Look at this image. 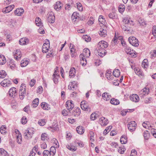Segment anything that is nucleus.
Returning <instances> with one entry per match:
<instances>
[{
  "mask_svg": "<svg viewBox=\"0 0 156 156\" xmlns=\"http://www.w3.org/2000/svg\"><path fill=\"white\" fill-rule=\"evenodd\" d=\"M126 149L124 147H120L118 149V152L121 154H123L124 153Z\"/></svg>",
  "mask_w": 156,
  "mask_h": 156,
  "instance_id": "obj_56",
  "label": "nucleus"
},
{
  "mask_svg": "<svg viewBox=\"0 0 156 156\" xmlns=\"http://www.w3.org/2000/svg\"><path fill=\"white\" fill-rule=\"evenodd\" d=\"M108 46V44L107 42L105 41H102L99 42L97 47H99L100 48L105 49L107 48Z\"/></svg>",
  "mask_w": 156,
  "mask_h": 156,
  "instance_id": "obj_8",
  "label": "nucleus"
},
{
  "mask_svg": "<svg viewBox=\"0 0 156 156\" xmlns=\"http://www.w3.org/2000/svg\"><path fill=\"white\" fill-rule=\"evenodd\" d=\"M98 55L101 57H103L106 53V50L104 48H100L99 47H98Z\"/></svg>",
  "mask_w": 156,
  "mask_h": 156,
  "instance_id": "obj_9",
  "label": "nucleus"
},
{
  "mask_svg": "<svg viewBox=\"0 0 156 156\" xmlns=\"http://www.w3.org/2000/svg\"><path fill=\"white\" fill-rule=\"evenodd\" d=\"M72 136V135L69 132H66V139L67 140H69Z\"/></svg>",
  "mask_w": 156,
  "mask_h": 156,
  "instance_id": "obj_51",
  "label": "nucleus"
},
{
  "mask_svg": "<svg viewBox=\"0 0 156 156\" xmlns=\"http://www.w3.org/2000/svg\"><path fill=\"white\" fill-rule=\"evenodd\" d=\"M110 145L112 148H117L118 147V145L117 143L113 142L110 144Z\"/></svg>",
  "mask_w": 156,
  "mask_h": 156,
  "instance_id": "obj_58",
  "label": "nucleus"
},
{
  "mask_svg": "<svg viewBox=\"0 0 156 156\" xmlns=\"http://www.w3.org/2000/svg\"><path fill=\"white\" fill-rule=\"evenodd\" d=\"M15 58L16 60H18L21 57V52L19 50H17L15 54Z\"/></svg>",
  "mask_w": 156,
  "mask_h": 156,
  "instance_id": "obj_28",
  "label": "nucleus"
},
{
  "mask_svg": "<svg viewBox=\"0 0 156 156\" xmlns=\"http://www.w3.org/2000/svg\"><path fill=\"white\" fill-rule=\"evenodd\" d=\"M76 130L77 133L80 134H82L84 132V130L83 127L81 126H79L76 128Z\"/></svg>",
  "mask_w": 156,
  "mask_h": 156,
  "instance_id": "obj_23",
  "label": "nucleus"
},
{
  "mask_svg": "<svg viewBox=\"0 0 156 156\" xmlns=\"http://www.w3.org/2000/svg\"><path fill=\"white\" fill-rule=\"evenodd\" d=\"M26 87L25 84H22L20 88L19 92L21 93H26Z\"/></svg>",
  "mask_w": 156,
  "mask_h": 156,
  "instance_id": "obj_21",
  "label": "nucleus"
},
{
  "mask_svg": "<svg viewBox=\"0 0 156 156\" xmlns=\"http://www.w3.org/2000/svg\"><path fill=\"white\" fill-rule=\"evenodd\" d=\"M34 133V131L31 129L25 130L24 133V137L26 139H30L32 138Z\"/></svg>",
  "mask_w": 156,
  "mask_h": 156,
  "instance_id": "obj_2",
  "label": "nucleus"
},
{
  "mask_svg": "<svg viewBox=\"0 0 156 156\" xmlns=\"http://www.w3.org/2000/svg\"><path fill=\"white\" fill-rule=\"evenodd\" d=\"M80 107L81 109L84 111L90 112L91 109L90 107V104L89 103L86 101H83L81 102L80 103Z\"/></svg>",
  "mask_w": 156,
  "mask_h": 156,
  "instance_id": "obj_1",
  "label": "nucleus"
},
{
  "mask_svg": "<svg viewBox=\"0 0 156 156\" xmlns=\"http://www.w3.org/2000/svg\"><path fill=\"white\" fill-rule=\"evenodd\" d=\"M125 9V6L123 4H120L119 6V11L120 13L123 12Z\"/></svg>",
  "mask_w": 156,
  "mask_h": 156,
  "instance_id": "obj_40",
  "label": "nucleus"
},
{
  "mask_svg": "<svg viewBox=\"0 0 156 156\" xmlns=\"http://www.w3.org/2000/svg\"><path fill=\"white\" fill-rule=\"evenodd\" d=\"M9 66L10 68L12 70H14L16 69V65L14 64V62L12 61H10V63L9 64Z\"/></svg>",
  "mask_w": 156,
  "mask_h": 156,
  "instance_id": "obj_38",
  "label": "nucleus"
},
{
  "mask_svg": "<svg viewBox=\"0 0 156 156\" xmlns=\"http://www.w3.org/2000/svg\"><path fill=\"white\" fill-rule=\"evenodd\" d=\"M38 123L41 126H44L46 123V122L44 119H41L39 120Z\"/></svg>",
  "mask_w": 156,
  "mask_h": 156,
  "instance_id": "obj_52",
  "label": "nucleus"
},
{
  "mask_svg": "<svg viewBox=\"0 0 156 156\" xmlns=\"http://www.w3.org/2000/svg\"><path fill=\"white\" fill-rule=\"evenodd\" d=\"M7 75L5 72L4 70H2L0 71V78H4Z\"/></svg>",
  "mask_w": 156,
  "mask_h": 156,
  "instance_id": "obj_43",
  "label": "nucleus"
},
{
  "mask_svg": "<svg viewBox=\"0 0 156 156\" xmlns=\"http://www.w3.org/2000/svg\"><path fill=\"white\" fill-rule=\"evenodd\" d=\"M98 21L101 23L103 24L104 25L105 23V20L103 18V16L102 15H100L99 16Z\"/></svg>",
  "mask_w": 156,
  "mask_h": 156,
  "instance_id": "obj_35",
  "label": "nucleus"
},
{
  "mask_svg": "<svg viewBox=\"0 0 156 156\" xmlns=\"http://www.w3.org/2000/svg\"><path fill=\"white\" fill-rule=\"evenodd\" d=\"M47 134L45 133H43L41 135V138L42 140L44 141L47 140Z\"/></svg>",
  "mask_w": 156,
  "mask_h": 156,
  "instance_id": "obj_50",
  "label": "nucleus"
},
{
  "mask_svg": "<svg viewBox=\"0 0 156 156\" xmlns=\"http://www.w3.org/2000/svg\"><path fill=\"white\" fill-rule=\"evenodd\" d=\"M80 109L79 108H77L73 110L72 113V115L75 117H78L80 114Z\"/></svg>",
  "mask_w": 156,
  "mask_h": 156,
  "instance_id": "obj_13",
  "label": "nucleus"
},
{
  "mask_svg": "<svg viewBox=\"0 0 156 156\" xmlns=\"http://www.w3.org/2000/svg\"><path fill=\"white\" fill-rule=\"evenodd\" d=\"M107 31L105 29L101 28L99 32V35L102 37H105L107 35Z\"/></svg>",
  "mask_w": 156,
  "mask_h": 156,
  "instance_id": "obj_18",
  "label": "nucleus"
},
{
  "mask_svg": "<svg viewBox=\"0 0 156 156\" xmlns=\"http://www.w3.org/2000/svg\"><path fill=\"white\" fill-rule=\"evenodd\" d=\"M98 117V115L94 113H92L90 115V119L92 120H95Z\"/></svg>",
  "mask_w": 156,
  "mask_h": 156,
  "instance_id": "obj_55",
  "label": "nucleus"
},
{
  "mask_svg": "<svg viewBox=\"0 0 156 156\" xmlns=\"http://www.w3.org/2000/svg\"><path fill=\"white\" fill-rule=\"evenodd\" d=\"M41 108L44 109L45 110H49L50 109L49 105L48 103L45 102H43L41 104Z\"/></svg>",
  "mask_w": 156,
  "mask_h": 156,
  "instance_id": "obj_19",
  "label": "nucleus"
},
{
  "mask_svg": "<svg viewBox=\"0 0 156 156\" xmlns=\"http://www.w3.org/2000/svg\"><path fill=\"white\" fill-rule=\"evenodd\" d=\"M0 131L2 134H5L6 132V127L5 126H2L0 128Z\"/></svg>",
  "mask_w": 156,
  "mask_h": 156,
  "instance_id": "obj_37",
  "label": "nucleus"
},
{
  "mask_svg": "<svg viewBox=\"0 0 156 156\" xmlns=\"http://www.w3.org/2000/svg\"><path fill=\"white\" fill-rule=\"evenodd\" d=\"M78 16L77 15V13L76 12H75L73 13L72 15V19L73 20L75 19H76L78 17Z\"/></svg>",
  "mask_w": 156,
  "mask_h": 156,
  "instance_id": "obj_62",
  "label": "nucleus"
},
{
  "mask_svg": "<svg viewBox=\"0 0 156 156\" xmlns=\"http://www.w3.org/2000/svg\"><path fill=\"white\" fill-rule=\"evenodd\" d=\"M35 21L37 25L38 26H41L42 24L41 19L38 17L36 18Z\"/></svg>",
  "mask_w": 156,
  "mask_h": 156,
  "instance_id": "obj_39",
  "label": "nucleus"
},
{
  "mask_svg": "<svg viewBox=\"0 0 156 156\" xmlns=\"http://www.w3.org/2000/svg\"><path fill=\"white\" fill-rule=\"evenodd\" d=\"M62 5L61 4L60 2H57L55 5L54 9L57 11H58L61 9Z\"/></svg>",
  "mask_w": 156,
  "mask_h": 156,
  "instance_id": "obj_22",
  "label": "nucleus"
},
{
  "mask_svg": "<svg viewBox=\"0 0 156 156\" xmlns=\"http://www.w3.org/2000/svg\"><path fill=\"white\" fill-rule=\"evenodd\" d=\"M27 121V119L25 116H23L21 119V122L22 124H25Z\"/></svg>",
  "mask_w": 156,
  "mask_h": 156,
  "instance_id": "obj_59",
  "label": "nucleus"
},
{
  "mask_svg": "<svg viewBox=\"0 0 156 156\" xmlns=\"http://www.w3.org/2000/svg\"><path fill=\"white\" fill-rule=\"evenodd\" d=\"M109 17L112 19H115L117 18V14L115 12H110L108 14Z\"/></svg>",
  "mask_w": 156,
  "mask_h": 156,
  "instance_id": "obj_25",
  "label": "nucleus"
},
{
  "mask_svg": "<svg viewBox=\"0 0 156 156\" xmlns=\"http://www.w3.org/2000/svg\"><path fill=\"white\" fill-rule=\"evenodd\" d=\"M124 21L125 22L126 24H128L129 23L130 25H133V21L132 20H130L127 18H125L124 19Z\"/></svg>",
  "mask_w": 156,
  "mask_h": 156,
  "instance_id": "obj_49",
  "label": "nucleus"
},
{
  "mask_svg": "<svg viewBox=\"0 0 156 156\" xmlns=\"http://www.w3.org/2000/svg\"><path fill=\"white\" fill-rule=\"evenodd\" d=\"M55 20V16L52 13H50L48 17V22L51 23L54 22Z\"/></svg>",
  "mask_w": 156,
  "mask_h": 156,
  "instance_id": "obj_10",
  "label": "nucleus"
},
{
  "mask_svg": "<svg viewBox=\"0 0 156 156\" xmlns=\"http://www.w3.org/2000/svg\"><path fill=\"white\" fill-rule=\"evenodd\" d=\"M14 7V5H12L5 8V10L3 11L4 13H7L10 12Z\"/></svg>",
  "mask_w": 156,
  "mask_h": 156,
  "instance_id": "obj_17",
  "label": "nucleus"
},
{
  "mask_svg": "<svg viewBox=\"0 0 156 156\" xmlns=\"http://www.w3.org/2000/svg\"><path fill=\"white\" fill-rule=\"evenodd\" d=\"M129 43L135 47H137L139 45V42L138 39L134 37H129L128 38Z\"/></svg>",
  "mask_w": 156,
  "mask_h": 156,
  "instance_id": "obj_3",
  "label": "nucleus"
},
{
  "mask_svg": "<svg viewBox=\"0 0 156 156\" xmlns=\"http://www.w3.org/2000/svg\"><path fill=\"white\" fill-rule=\"evenodd\" d=\"M16 137L17 142L19 144H21L22 142V138L21 135L20 134L19 135H17Z\"/></svg>",
  "mask_w": 156,
  "mask_h": 156,
  "instance_id": "obj_46",
  "label": "nucleus"
},
{
  "mask_svg": "<svg viewBox=\"0 0 156 156\" xmlns=\"http://www.w3.org/2000/svg\"><path fill=\"white\" fill-rule=\"evenodd\" d=\"M28 62L27 60H22L21 63V67H24L26 66L28 64Z\"/></svg>",
  "mask_w": 156,
  "mask_h": 156,
  "instance_id": "obj_48",
  "label": "nucleus"
},
{
  "mask_svg": "<svg viewBox=\"0 0 156 156\" xmlns=\"http://www.w3.org/2000/svg\"><path fill=\"white\" fill-rule=\"evenodd\" d=\"M0 154L1 156H9V155L6 151L3 148H0Z\"/></svg>",
  "mask_w": 156,
  "mask_h": 156,
  "instance_id": "obj_33",
  "label": "nucleus"
},
{
  "mask_svg": "<svg viewBox=\"0 0 156 156\" xmlns=\"http://www.w3.org/2000/svg\"><path fill=\"white\" fill-rule=\"evenodd\" d=\"M77 9L80 11H82L83 10V7L81 4L80 2L76 3Z\"/></svg>",
  "mask_w": 156,
  "mask_h": 156,
  "instance_id": "obj_53",
  "label": "nucleus"
},
{
  "mask_svg": "<svg viewBox=\"0 0 156 156\" xmlns=\"http://www.w3.org/2000/svg\"><path fill=\"white\" fill-rule=\"evenodd\" d=\"M122 28L123 30L124 31H129L130 30V28L129 27H126V26L125 25H123Z\"/></svg>",
  "mask_w": 156,
  "mask_h": 156,
  "instance_id": "obj_64",
  "label": "nucleus"
},
{
  "mask_svg": "<svg viewBox=\"0 0 156 156\" xmlns=\"http://www.w3.org/2000/svg\"><path fill=\"white\" fill-rule=\"evenodd\" d=\"M120 141L122 144H126L127 142L126 137L125 135H122L121 137Z\"/></svg>",
  "mask_w": 156,
  "mask_h": 156,
  "instance_id": "obj_29",
  "label": "nucleus"
},
{
  "mask_svg": "<svg viewBox=\"0 0 156 156\" xmlns=\"http://www.w3.org/2000/svg\"><path fill=\"white\" fill-rule=\"evenodd\" d=\"M43 155L44 156H51V154L49 151L45 150L43 153Z\"/></svg>",
  "mask_w": 156,
  "mask_h": 156,
  "instance_id": "obj_44",
  "label": "nucleus"
},
{
  "mask_svg": "<svg viewBox=\"0 0 156 156\" xmlns=\"http://www.w3.org/2000/svg\"><path fill=\"white\" fill-rule=\"evenodd\" d=\"M141 91L144 93V95H147L149 92V89L148 88L145 87Z\"/></svg>",
  "mask_w": 156,
  "mask_h": 156,
  "instance_id": "obj_45",
  "label": "nucleus"
},
{
  "mask_svg": "<svg viewBox=\"0 0 156 156\" xmlns=\"http://www.w3.org/2000/svg\"><path fill=\"white\" fill-rule=\"evenodd\" d=\"M15 14L17 16L22 15L24 12V10L22 8H17L15 11Z\"/></svg>",
  "mask_w": 156,
  "mask_h": 156,
  "instance_id": "obj_12",
  "label": "nucleus"
},
{
  "mask_svg": "<svg viewBox=\"0 0 156 156\" xmlns=\"http://www.w3.org/2000/svg\"><path fill=\"white\" fill-rule=\"evenodd\" d=\"M143 136L145 140H148L150 136L149 132L147 130L145 131L143 133Z\"/></svg>",
  "mask_w": 156,
  "mask_h": 156,
  "instance_id": "obj_30",
  "label": "nucleus"
},
{
  "mask_svg": "<svg viewBox=\"0 0 156 156\" xmlns=\"http://www.w3.org/2000/svg\"><path fill=\"white\" fill-rule=\"evenodd\" d=\"M110 103L114 105H117L119 104V101L117 99L115 98L112 99L110 101Z\"/></svg>",
  "mask_w": 156,
  "mask_h": 156,
  "instance_id": "obj_31",
  "label": "nucleus"
},
{
  "mask_svg": "<svg viewBox=\"0 0 156 156\" xmlns=\"http://www.w3.org/2000/svg\"><path fill=\"white\" fill-rule=\"evenodd\" d=\"M136 124L134 121L130 122L127 125L128 129L131 132L135 131L136 128Z\"/></svg>",
  "mask_w": 156,
  "mask_h": 156,
  "instance_id": "obj_4",
  "label": "nucleus"
},
{
  "mask_svg": "<svg viewBox=\"0 0 156 156\" xmlns=\"http://www.w3.org/2000/svg\"><path fill=\"white\" fill-rule=\"evenodd\" d=\"M39 102V99L38 98H35L33 101L32 106L33 107H37L38 105Z\"/></svg>",
  "mask_w": 156,
  "mask_h": 156,
  "instance_id": "obj_26",
  "label": "nucleus"
},
{
  "mask_svg": "<svg viewBox=\"0 0 156 156\" xmlns=\"http://www.w3.org/2000/svg\"><path fill=\"white\" fill-rule=\"evenodd\" d=\"M70 111H69L68 109L67 110L64 109L62 111V115L64 116L69 115L70 113Z\"/></svg>",
  "mask_w": 156,
  "mask_h": 156,
  "instance_id": "obj_34",
  "label": "nucleus"
},
{
  "mask_svg": "<svg viewBox=\"0 0 156 156\" xmlns=\"http://www.w3.org/2000/svg\"><path fill=\"white\" fill-rule=\"evenodd\" d=\"M152 34L154 37H156V26H154L152 30Z\"/></svg>",
  "mask_w": 156,
  "mask_h": 156,
  "instance_id": "obj_57",
  "label": "nucleus"
},
{
  "mask_svg": "<svg viewBox=\"0 0 156 156\" xmlns=\"http://www.w3.org/2000/svg\"><path fill=\"white\" fill-rule=\"evenodd\" d=\"M70 52L72 56H74L76 55V50L73 48L72 47L70 49Z\"/></svg>",
  "mask_w": 156,
  "mask_h": 156,
  "instance_id": "obj_61",
  "label": "nucleus"
},
{
  "mask_svg": "<svg viewBox=\"0 0 156 156\" xmlns=\"http://www.w3.org/2000/svg\"><path fill=\"white\" fill-rule=\"evenodd\" d=\"M129 98L132 101L135 102H138L139 101V97L136 94H133L131 95Z\"/></svg>",
  "mask_w": 156,
  "mask_h": 156,
  "instance_id": "obj_15",
  "label": "nucleus"
},
{
  "mask_svg": "<svg viewBox=\"0 0 156 156\" xmlns=\"http://www.w3.org/2000/svg\"><path fill=\"white\" fill-rule=\"evenodd\" d=\"M125 51L127 54L129 55L132 53V51L133 50H131V48L129 47H126L125 48Z\"/></svg>",
  "mask_w": 156,
  "mask_h": 156,
  "instance_id": "obj_47",
  "label": "nucleus"
},
{
  "mask_svg": "<svg viewBox=\"0 0 156 156\" xmlns=\"http://www.w3.org/2000/svg\"><path fill=\"white\" fill-rule=\"evenodd\" d=\"M155 57H156V50H154L151 53L150 58L152 59Z\"/></svg>",
  "mask_w": 156,
  "mask_h": 156,
  "instance_id": "obj_54",
  "label": "nucleus"
},
{
  "mask_svg": "<svg viewBox=\"0 0 156 156\" xmlns=\"http://www.w3.org/2000/svg\"><path fill=\"white\" fill-rule=\"evenodd\" d=\"M49 43H44L42 47V51L43 53H46L48 52L50 47Z\"/></svg>",
  "mask_w": 156,
  "mask_h": 156,
  "instance_id": "obj_14",
  "label": "nucleus"
},
{
  "mask_svg": "<svg viewBox=\"0 0 156 156\" xmlns=\"http://www.w3.org/2000/svg\"><path fill=\"white\" fill-rule=\"evenodd\" d=\"M83 54L84 56L86 57H89L90 56V53L89 49L87 48H85L83 50Z\"/></svg>",
  "mask_w": 156,
  "mask_h": 156,
  "instance_id": "obj_20",
  "label": "nucleus"
},
{
  "mask_svg": "<svg viewBox=\"0 0 156 156\" xmlns=\"http://www.w3.org/2000/svg\"><path fill=\"white\" fill-rule=\"evenodd\" d=\"M148 62L147 59H144L142 62V66L144 68H146L148 66Z\"/></svg>",
  "mask_w": 156,
  "mask_h": 156,
  "instance_id": "obj_41",
  "label": "nucleus"
},
{
  "mask_svg": "<svg viewBox=\"0 0 156 156\" xmlns=\"http://www.w3.org/2000/svg\"><path fill=\"white\" fill-rule=\"evenodd\" d=\"M99 121L102 126H106L108 123V120L103 117H101L99 119Z\"/></svg>",
  "mask_w": 156,
  "mask_h": 156,
  "instance_id": "obj_6",
  "label": "nucleus"
},
{
  "mask_svg": "<svg viewBox=\"0 0 156 156\" xmlns=\"http://www.w3.org/2000/svg\"><path fill=\"white\" fill-rule=\"evenodd\" d=\"M151 133L153 136L156 138V129L154 128L151 129Z\"/></svg>",
  "mask_w": 156,
  "mask_h": 156,
  "instance_id": "obj_63",
  "label": "nucleus"
},
{
  "mask_svg": "<svg viewBox=\"0 0 156 156\" xmlns=\"http://www.w3.org/2000/svg\"><path fill=\"white\" fill-rule=\"evenodd\" d=\"M76 73V70L74 67H72L71 68L69 72V76L70 77H72L75 76Z\"/></svg>",
  "mask_w": 156,
  "mask_h": 156,
  "instance_id": "obj_24",
  "label": "nucleus"
},
{
  "mask_svg": "<svg viewBox=\"0 0 156 156\" xmlns=\"http://www.w3.org/2000/svg\"><path fill=\"white\" fill-rule=\"evenodd\" d=\"M2 86L3 87H7L10 86L11 84V82L8 79H4L0 83Z\"/></svg>",
  "mask_w": 156,
  "mask_h": 156,
  "instance_id": "obj_7",
  "label": "nucleus"
},
{
  "mask_svg": "<svg viewBox=\"0 0 156 156\" xmlns=\"http://www.w3.org/2000/svg\"><path fill=\"white\" fill-rule=\"evenodd\" d=\"M29 39L26 37L20 39L19 41L20 44L21 45H25L29 43Z\"/></svg>",
  "mask_w": 156,
  "mask_h": 156,
  "instance_id": "obj_16",
  "label": "nucleus"
},
{
  "mask_svg": "<svg viewBox=\"0 0 156 156\" xmlns=\"http://www.w3.org/2000/svg\"><path fill=\"white\" fill-rule=\"evenodd\" d=\"M66 107L69 111H71L74 107V105L72 100H68L66 102Z\"/></svg>",
  "mask_w": 156,
  "mask_h": 156,
  "instance_id": "obj_5",
  "label": "nucleus"
},
{
  "mask_svg": "<svg viewBox=\"0 0 156 156\" xmlns=\"http://www.w3.org/2000/svg\"><path fill=\"white\" fill-rule=\"evenodd\" d=\"M50 152H51V155L54 156L56 153L55 147L53 146H51L50 149Z\"/></svg>",
  "mask_w": 156,
  "mask_h": 156,
  "instance_id": "obj_42",
  "label": "nucleus"
},
{
  "mask_svg": "<svg viewBox=\"0 0 156 156\" xmlns=\"http://www.w3.org/2000/svg\"><path fill=\"white\" fill-rule=\"evenodd\" d=\"M6 62L5 57L3 55H0V64L2 65Z\"/></svg>",
  "mask_w": 156,
  "mask_h": 156,
  "instance_id": "obj_36",
  "label": "nucleus"
},
{
  "mask_svg": "<svg viewBox=\"0 0 156 156\" xmlns=\"http://www.w3.org/2000/svg\"><path fill=\"white\" fill-rule=\"evenodd\" d=\"M9 94L11 97H13V96L15 97L17 95L16 88L14 87L11 88L9 90Z\"/></svg>",
  "mask_w": 156,
  "mask_h": 156,
  "instance_id": "obj_11",
  "label": "nucleus"
},
{
  "mask_svg": "<svg viewBox=\"0 0 156 156\" xmlns=\"http://www.w3.org/2000/svg\"><path fill=\"white\" fill-rule=\"evenodd\" d=\"M26 93L19 92V96L21 100H23L26 95Z\"/></svg>",
  "mask_w": 156,
  "mask_h": 156,
  "instance_id": "obj_60",
  "label": "nucleus"
},
{
  "mask_svg": "<svg viewBox=\"0 0 156 156\" xmlns=\"http://www.w3.org/2000/svg\"><path fill=\"white\" fill-rule=\"evenodd\" d=\"M102 97L103 99L106 101L109 100L111 97V96L109 95L107 93H103L102 94Z\"/></svg>",
  "mask_w": 156,
  "mask_h": 156,
  "instance_id": "obj_27",
  "label": "nucleus"
},
{
  "mask_svg": "<svg viewBox=\"0 0 156 156\" xmlns=\"http://www.w3.org/2000/svg\"><path fill=\"white\" fill-rule=\"evenodd\" d=\"M120 72L119 70L118 69H115L113 71V74L114 76L116 77H118L120 75Z\"/></svg>",
  "mask_w": 156,
  "mask_h": 156,
  "instance_id": "obj_32",
  "label": "nucleus"
}]
</instances>
